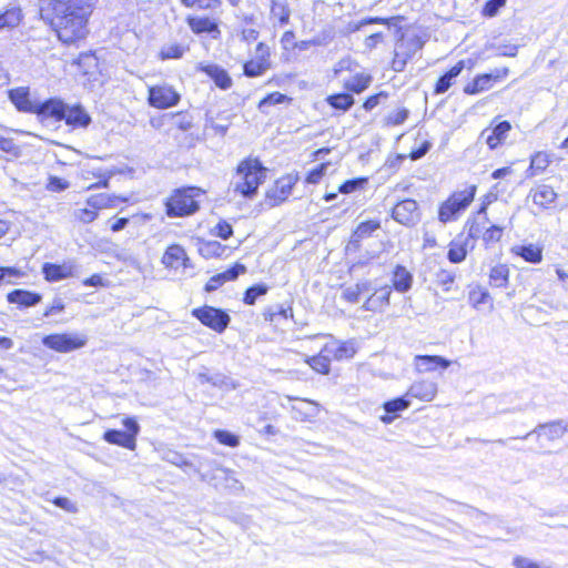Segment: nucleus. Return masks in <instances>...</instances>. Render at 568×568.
<instances>
[{
	"label": "nucleus",
	"mask_w": 568,
	"mask_h": 568,
	"mask_svg": "<svg viewBox=\"0 0 568 568\" xmlns=\"http://www.w3.org/2000/svg\"><path fill=\"white\" fill-rule=\"evenodd\" d=\"M91 7L90 0H41L40 16L62 42L73 43L88 33Z\"/></svg>",
	"instance_id": "1"
},
{
	"label": "nucleus",
	"mask_w": 568,
	"mask_h": 568,
	"mask_svg": "<svg viewBox=\"0 0 568 568\" xmlns=\"http://www.w3.org/2000/svg\"><path fill=\"white\" fill-rule=\"evenodd\" d=\"M201 189L185 186L175 189L164 201L165 214L169 217H186L200 210Z\"/></svg>",
	"instance_id": "2"
},
{
	"label": "nucleus",
	"mask_w": 568,
	"mask_h": 568,
	"mask_svg": "<svg viewBox=\"0 0 568 568\" xmlns=\"http://www.w3.org/2000/svg\"><path fill=\"white\" fill-rule=\"evenodd\" d=\"M237 174L240 181L235 183L234 191L246 199L254 197L266 179V170L257 160L242 161L237 166Z\"/></svg>",
	"instance_id": "3"
},
{
	"label": "nucleus",
	"mask_w": 568,
	"mask_h": 568,
	"mask_svg": "<svg viewBox=\"0 0 568 568\" xmlns=\"http://www.w3.org/2000/svg\"><path fill=\"white\" fill-rule=\"evenodd\" d=\"M424 44L425 41L416 34L402 36L395 44L392 69L395 72H403L407 62L423 49Z\"/></svg>",
	"instance_id": "4"
},
{
	"label": "nucleus",
	"mask_w": 568,
	"mask_h": 568,
	"mask_svg": "<svg viewBox=\"0 0 568 568\" xmlns=\"http://www.w3.org/2000/svg\"><path fill=\"white\" fill-rule=\"evenodd\" d=\"M88 336L84 333H54L42 338V345L58 353H70L84 347Z\"/></svg>",
	"instance_id": "5"
},
{
	"label": "nucleus",
	"mask_w": 568,
	"mask_h": 568,
	"mask_svg": "<svg viewBox=\"0 0 568 568\" xmlns=\"http://www.w3.org/2000/svg\"><path fill=\"white\" fill-rule=\"evenodd\" d=\"M125 430L108 429L103 434V439L112 445L134 450L136 447V436L140 433V425L133 417H126L122 420Z\"/></svg>",
	"instance_id": "6"
},
{
	"label": "nucleus",
	"mask_w": 568,
	"mask_h": 568,
	"mask_svg": "<svg viewBox=\"0 0 568 568\" xmlns=\"http://www.w3.org/2000/svg\"><path fill=\"white\" fill-rule=\"evenodd\" d=\"M192 315L217 333H223L231 322L230 315L224 310L207 305L194 308Z\"/></svg>",
	"instance_id": "7"
},
{
	"label": "nucleus",
	"mask_w": 568,
	"mask_h": 568,
	"mask_svg": "<svg viewBox=\"0 0 568 568\" xmlns=\"http://www.w3.org/2000/svg\"><path fill=\"white\" fill-rule=\"evenodd\" d=\"M298 180V173H288L277 179L274 185L266 192V201L270 206H277L285 202L292 194V190Z\"/></svg>",
	"instance_id": "8"
},
{
	"label": "nucleus",
	"mask_w": 568,
	"mask_h": 568,
	"mask_svg": "<svg viewBox=\"0 0 568 568\" xmlns=\"http://www.w3.org/2000/svg\"><path fill=\"white\" fill-rule=\"evenodd\" d=\"M508 68L495 69L490 73L478 74L464 87V93L475 95L493 88L494 83L508 75Z\"/></svg>",
	"instance_id": "9"
},
{
	"label": "nucleus",
	"mask_w": 568,
	"mask_h": 568,
	"mask_svg": "<svg viewBox=\"0 0 568 568\" xmlns=\"http://www.w3.org/2000/svg\"><path fill=\"white\" fill-rule=\"evenodd\" d=\"M392 217L404 226H415L420 221V212L417 202L412 199L398 202L393 207Z\"/></svg>",
	"instance_id": "10"
},
{
	"label": "nucleus",
	"mask_w": 568,
	"mask_h": 568,
	"mask_svg": "<svg viewBox=\"0 0 568 568\" xmlns=\"http://www.w3.org/2000/svg\"><path fill=\"white\" fill-rule=\"evenodd\" d=\"M180 99V94L169 85H155L149 89V104L156 109L174 106Z\"/></svg>",
	"instance_id": "11"
},
{
	"label": "nucleus",
	"mask_w": 568,
	"mask_h": 568,
	"mask_svg": "<svg viewBox=\"0 0 568 568\" xmlns=\"http://www.w3.org/2000/svg\"><path fill=\"white\" fill-rule=\"evenodd\" d=\"M79 265L74 260L64 261L62 264L47 262L42 265V274L48 282H59L65 278L74 277Z\"/></svg>",
	"instance_id": "12"
},
{
	"label": "nucleus",
	"mask_w": 568,
	"mask_h": 568,
	"mask_svg": "<svg viewBox=\"0 0 568 568\" xmlns=\"http://www.w3.org/2000/svg\"><path fill=\"white\" fill-rule=\"evenodd\" d=\"M568 432V422L565 420H555L546 424H539L531 432L527 433L521 439H527L532 434H537L538 436L545 435L549 440L559 439L564 436L565 433Z\"/></svg>",
	"instance_id": "13"
},
{
	"label": "nucleus",
	"mask_w": 568,
	"mask_h": 568,
	"mask_svg": "<svg viewBox=\"0 0 568 568\" xmlns=\"http://www.w3.org/2000/svg\"><path fill=\"white\" fill-rule=\"evenodd\" d=\"M511 125L508 121L497 123L493 129H485L479 135V141H484L490 150H495L506 139Z\"/></svg>",
	"instance_id": "14"
},
{
	"label": "nucleus",
	"mask_w": 568,
	"mask_h": 568,
	"mask_svg": "<svg viewBox=\"0 0 568 568\" xmlns=\"http://www.w3.org/2000/svg\"><path fill=\"white\" fill-rule=\"evenodd\" d=\"M65 111L67 104L62 100L50 98L38 102L36 114L39 118H52L57 121H62L63 116H65Z\"/></svg>",
	"instance_id": "15"
},
{
	"label": "nucleus",
	"mask_w": 568,
	"mask_h": 568,
	"mask_svg": "<svg viewBox=\"0 0 568 568\" xmlns=\"http://www.w3.org/2000/svg\"><path fill=\"white\" fill-rule=\"evenodd\" d=\"M9 99L19 111L36 114L39 101L31 100L29 88L19 87L11 89L9 91Z\"/></svg>",
	"instance_id": "16"
},
{
	"label": "nucleus",
	"mask_w": 568,
	"mask_h": 568,
	"mask_svg": "<svg viewBox=\"0 0 568 568\" xmlns=\"http://www.w3.org/2000/svg\"><path fill=\"white\" fill-rule=\"evenodd\" d=\"M42 295L23 288H16L7 294V301L10 304H17L20 310L38 305Z\"/></svg>",
	"instance_id": "17"
},
{
	"label": "nucleus",
	"mask_w": 568,
	"mask_h": 568,
	"mask_svg": "<svg viewBox=\"0 0 568 568\" xmlns=\"http://www.w3.org/2000/svg\"><path fill=\"white\" fill-rule=\"evenodd\" d=\"M186 22L195 34L207 33L216 39L221 33L219 23L209 17H187Z\"/></svg>",
	"instance_id": "18"
},
{
	"label": "nucleus",
	"mask_w": 568,
	"mask_h": 568,
	"mask_svg": "<svg viewBox=\"0 0 568 568\" xmlns=\"http://www.w3.org/2000/svg\"><path fill=\"white\" fill-rule=\"evenodd\" d=\"M232 115L227 112H220L213 116L211 112L205 113L204 130H212L215 135L225 136L232 123Z\"/></svg>",
	"instance_id": "19"
},
{
	"label": "nucleus",
	"mask_w": 568,
	"mask_h": 568,
	"mask_svg": "<svg viewBox=\"0 0 568 568\" xmlns=\"http://www.w3.org/2000/svg\"><path fill=\"white\" fill-rule=\"evenodd\" d=\"M62 120L73 128H87L91 123V116L80 104L73 106L67 104L65 116Z\"/></svg>",
	"instance_id": "20"
},
{
	"label": "nucleus",
	"mask_w": 568,
	"mask_h": 568,
	"mask_svg": "<svg viewBox=\"0 0 568 568\" xmlns=\"http://www.w3.org/2000/svg\"><path fill=\"white\" fill-rule=\"evenodd\" d=\"M450 365V362L445 357L437 355H416L415 367L417 372L425 373L435 371L437 367L446 369Z\"/></svg>",
	"instance_id": "21"
},
{
	"label": "nucleus",
	"mask_w": 568,
	"mask_h": 568,
	"mask_svg": "<svg viewBox=\"0 0 568 568\" xmlns=\"http://www.w3.org/2000/svg\"><path fill=\"white\" fill-rule=\"evenodd\" d=\"M201 71L210 77L215 85L222 90H227L232 87V79L227 71L217 64L202 65Z\"/></svg>",
	"instance_id": "22"
},
{
	"label": "nucleus",
	"mask_w": 568,
	"mask_h": 568,
	"mask_svg": "<svg viewBox=\"0 0 568 568\" xmlns=\"http://www.w3.org/2000/svg\"><path fill=\"white\" fill-rule=\"evenodd\" d=\"M465 68V61H458L453 68L439 77L435 84L434 93L443 94L449 90L456 78L463 72Z\"/></svg>",
	"instance_id": "23"
},
{
	"label": "nucleus",
	"mask_w": 568,
	"mask_h": 568,
	"mask_svg": "<svg viewBox=\"0 0 568 568\" xmlns=\"http://www.w3.org/2000/svg\"><path fill=\"white\" fill-rule=\"evenodd\" d=\"M189 261L186 256L185 250L178 244L171 245L166 248L162 263L166 267L179 268L180 266H186V262Z\"/></svg>",
	"instance_id": "24"
},
{
	"label": "nucleus",
	"mask_w": 568,
	"mask_h": 568,
	"mask_svg": "<svg viewBox=\"0 0 568 568\" xmlns=\"http://www.w3.org/2000/svg\"><path fill=\"white\" fill-rule=\"evenodd\" d=\"M557 193L549 185H538L536 189H531L529 197L532 202L542 207L548 209L557 200Z\"/></svg>",
	"instance_id": "25"
},
{
	"label": "nucleus",
	"mask_w": 568,
	"mask_h": 568,
	"mask_svg": "<svg viewBox=\"0 0 568 568\" xmlns=\"http://www.w3.org/2000/svg\"><path fill=\"white\" fill-rule=\"evenodd\" d=\"M410 402L405 397H397L392 400L384 403L383 407L386 415L381 417V420L385 424H390L400 412L407 409Z\"/></svg>",
	"instance_id": "26"
},
{
	"label": "nucleus",
	"mask_w": 568,
	"mask_h": 568,
	"mask_svg": "<svg viewBox=\"0 0 568 568\" xmlns=\"http://www.w3.org/2000/svg\"><path fill=\"white\" fill-rule=\"evenodd\" d=\"M126 197L110 195L106 193L93 194L89 196L85 201L87 205L95 211L114 207L119 202H126Z\"/></svg>",
	"instance_id": "27"
},
{
	"label": "nucleus",
	"mask_w": 568,
	"mask_h": 568,
	"mask_svg": "<svg viewBox=\"0 0 568 568\" xmlns=\"http://www.w3.org/2000/svg\"><path fill=\"white\" fill-rule=\"evenodd\" d=\"M392 283L395 291L406 293L412 288L413 274L403 265H396L393 271Z\"/></svg>",
	"instance_id": "28"
},
{
	"label": "nucleus",
	"mask_w": 568,
	"mask_h": 568,
	"mask_svg": "<svg viewBox=\"0 0 568 568\" xmlns=\"http://www.w3.org/2000/svg\"><path fill=\"white\" fill-rule=\"evenodd\" d=\"M437 393V385L434 382L430 381H420L414 383L408 392L407 395L419 398L422 400L429 402L432 400Z\"/></svg>",
	"instance_id": "29"
},
{
	"label": "nucleus",
	"mask_w": 568,
	"mask_h": 568,
	"mask_svg": "<svg viewBox=\"0 0 568 568\" xmlns=\"http://www.w3.org/2000/svg\"><path fill=\"white\" fill-rule=\"evenodd\" d=\"M476 190V185H470L463 191L453 193L448 200L459 212H463L473 202Z\"/></svg>",
	"instance_id": "30"
},
{
	"label": "nucleus",
	"mask_w": 568,
	"mask_h": 568,
	"mask_svg": "<svg viewBox=\"0 0 568 568\" xmlns=\"http://www.w3.org/2000/svg\"><path fill=\"white\" fill-rule=\"evenodd\" d=\"M511 252L532 264L539 263L542 260V250L534 244L515 245L511 247Z\"/></svg>",
	"instance_id": "31"
},
{
	"label": "nucleus",
	"mask_w": 568,
	"mask_h": 568,
	"mask_svg": "<svg viewBox=\"0 0 568 568\" xmlns=\"http://www.w3.org/2000/svg\"><path fill=\"white\" fill-rule=\"evenodd\" d=\"M372 82L368 74L357 73L344 81V88L352 93L359 94L365 91Z\"/></svg>",
	"instance_id": "32"
},
{
	"label": "nucleus",
	"mask_w": 568,
	"mask_h": 568,
	"mask_svg": "<svg viewBox=\"0 0 568 568\" xmlns=\"http://www.w3.org/2000/svg\"><path fill=\"white\" fill-rule=\"evenodd\" d=\"M467 239H456L452 241L447 252V258L449 260V262L455 264L463 262L467 256Z\"/></svg>",
	"instance_id": "33"
},
{
	"label": "nucleus",
	"mask_w": 568,
	"mask_h": 568,
	"mask_svg": "<svg viewBox=\"0 0 568 568\" xmlns=\"http://www.w3.org/2000/svg\"><path fill=\"white\" fill-rule=\"evenodd\" d=\"M326 101L333 109L343 112L348 111L355 103L353 95L348 92L328 95Z\"/></svg>",
	"instance_id": "34"
},
{
	"label": "nucleus",
	"mask_w": 568,
	"mask_h": 568,
	"mask_svg": "<svg viewBox=\"0 0 568 568\" xmlns=\"http://www.w3.org/2000/svg\"><path fill=\"white\" fill-rule=\"evenodd\" d=\"M324 352L332 354L335 359L342 361L352 358L356 351L354 348L353 343L343 342L335 346H325Z\"/></svg>",
	"instance_id": "35"
},
{
	"label": "nucleus",
	"mask_w": 568,
	"mask_h": 568,
	"mask_svg": "<svg viewBox=\"0 0 568 568\" xmlns=\"http://www.w3.org/2000/svg\"><path fill=\"white\" fill-rule=\"evenodd\" d=\"M509 268L505 264H498L491 267L489 273V283L495 287H504L508 283Z\"/></svg>",
	"instance_id": "36"
},
{
	"label": "nucleus",
	"mask_w": 568,
	"mask_h": 568,
	"mask_svg": "<svg viewBox=\"0 0 568 568\" xmlns=\"http://www.w3.org/2000/svg\"><path fill=\"white\" fill-rule=\"evenodd\" d=\"M550 160L547 153L537 152L531 156L530 165L526 172L527 176H534L536 173L544 172L549 165Z\"/></svg>",
	"instance_id": "37"
},
{
	"label": "nucleus",
	"mask_w": 568,
	"mask_h": 568,
	"mask_svg": "<svg viewBox=\"0 0 568 568\" xmlns=\"http://www.w3.org/2000/svg\"><path fill=\"white\" fill-rule=\"evenodd\" d=\"M226 246L217 241H205L200 244L199 252L205 258L220 257L225 252Z\"/></svg>",
	"instance_id": "38"
},
{
	"label": "nucleus",
	"mask_w": 568,
	"mask_h": 568,
	"mask_svg": "<svg viewBox=\"0 0 568 568\" xmlns=\"http://www.w3.org/2000/svg\"><path fill=\"white\" fill-rule=\"evenodd\" d=\"M268 286L264 283L254 284L247 287L244 292L243 302L246 305H254L258 297L267 294Z\"/></svg>",
	"instance_id": "39"
},
{
	"label": "nucleus",
	"mask_w": 568,
	"mask_h": 568,
	"mask_svg": "<svg viewBox=\"0 0 568 568\" xmlns=\"http://www.w3.org/2000/svg\"><path fill=\"white\" fill-rule=\"evenodd\" d=\"M186 50L187 47L180 43H168L161 48L159 58L161 60L181 59Z\"/></svg>",
	"instance_id": "40"
},
{
	"label": "nucleus",
	"mask_w": 568,
	"mask_h": 568,
	"mask_svg": "<svg viewBox=\"0 0 568 568\" xmlns=\"http://www.w3.org/2000/svg\"><path fill=\"white\" fill-rule=\"evenodd\" d=\"M306 363L317 373L326 375L331 369V359L327 355L320 353L316 356L307 357Z\"/></svg>",
	"instance_id": "41"
},
{
	"label": "nucleus",
	"mask_w": 568,
	"mask_h": 568,
	"mask_svg": "<svg viewBox=\"0 0 568 568\" xmlns=\"http://www.w3.org/2000/svg\"><path fill=\"white\" fill-rule=\"evenodd\" d=\"M21 20V11L17 8L7 9L6 11L0 10V29L1 28H13L19 24Z\"/></svg>",
	"instance_id": "42"
},
{
	"label": "nucleus",
	"mask_w": 568,
	"mask_h": 568,
	"mask_svg": "<svg viewBox=\"0 0 568 568\" xmlns=\"http://www.w3.org/2000/svg\"><path fill=\"white\" fill-rule=\"evenodd\" d=\"M397 18H395V17L394 18L367 17V18L362 19L358 22H351L348 24V30L351 32H356V31H359L363 27L373 24V23L386 24L389 27L392 24V21H394Z\"/></svg>",
	"instance_id": "43"
},
{
	"label": "nucleus",
	"mask_w": 568,
	"mask_h": 568,
	"mask_svg": "<svg viewBox=\"0 0 568 568\" xmlns=\"http://www.w3.org/2000/svg\"><path fill=\"white\" fill-rule=\"evenodd\" d=\"M267 69V63L264 59L250 60L244 63L243 71L248 78L262 75Z\"/></svg>",
	"instance_id": "44"
},
{
	"label": "nucleus",
	"mask_w": 568,
	"mask_h": 568,
	"mask_svg": "<svg viewBox=\"0 0 568 568\" xmlns=\"http://www.w3.org/2000/svg\"><path fill=\"white\" fill-rule=\"evenodd\" d=\"M271 14L281 26H285L290 21L291 11L286 3L272 0Z\"/></svg>",
	"instance_id": "45"
},
{
	"label": "nucleus",
	"mask_w": 568,
	"mask_h": 568,
	"mask_svg": "<svg viewBox=\"0 0 568 568\" xmlns=\"http://www.w3.org/2000/svg\"><path fill=\"white\" fill-rule=\"evenodd\" d=\"M381 227L379 221L369 220L362 222L357 225L353 234H355L356 237L364 240L372 236V234Z\"/></svg>",
	"instance_id": "46"
},
{
	"label": "nucleus",
	"mask_w": 568,
	"mask_h": 568,
	"mask_svg": "<svg viewBox=\"0 0 568 568\" xmlns=\"http://www.w3.org/2000/svg\"><path fill=\"white\" fill-rule=\"evenodd\" d=\"M459 213L460 212L449 202V200H447L439 207L438 219L440 222L447 223L455 221Z\"/></svg>",
	"instance_id": "47"
},
{
	"label": "nucleus",
	"mask_w": 568,
	"mask_h": 568,
	"mask_svg": "<svg viewBox=\"0 0 568 568\" xmlns=\"http://www.w3.org/2000/svg\"><path fill=\"white\" fill-rule=\"evenodd\" d=\"M455 282V274L450 271L439 268L435 273V283L442 286L445 292L450 291L452 284Z\"/></svg>",
	"instance_id": "48"
},
{
	"label": "nucleus",
	"mask_w": 568,
	"mask_h": 568,
	"mask_svg": "<svg viewBox=\"0 0 568 568\" xmlns=\"http://www.w3.org/2000/svg\"><path fill=\"white\" fill-rule=\"evenodd\" d=\"M214 438L222 445L229 446V447H236L240 445V438L237 435L224 430V429H217L214 432Z\"/></svg>",
	"instance_id": "49"
},
{
	"label": "nucleus",
	"mask_w": 568,
	"mask_h": 568,
	"mask_svg": "<svg viewBox=\"0 0 568 568\" xmlns=\"http://www.w3.org/2000/svg\"><path fill=\"white\" fill-rule=\"evenodd\" d=\"M288 100L291 99L286 94H283L281 92H272L260 101L258 109L262 112H265L266 106L281 104Z\"/></svg>",
	"instance_id": "50"
},
{
	"label": "nucleus",
	"mask_w": 568,
	"mask_h": 568,
	"mask_svg": "<svg viewBox=\"0 0 568 568\" xmlns=\"http://www.w3.org/2000/svg\"><path fill=\"white\" fill-rule=\"evenodd\" d=\"M211 385L220 388L236 389L239 384L222 373H214L211 375Z\"/></svg>",
	"instance_id": "51"
},
{
	"label": "nucleus",
	"mask_w": 568,
	"mask_h": 568,
	"mask_svg": "<svg viewBox=\"0 0 568 568\" xmlns=\"http://www.w3.org/2000/svg\"><path fill=\"white\" fill-rule=\"evenodd\" d=\"M173 124L181 131H187L193 125V116L187 112H176L172 114Z\"/></svg>",
	"instance_id": "52"
},
{
	"label": "nucleus",
	"mask_w": 568,
	"mask_h": 568,
	"mask_svg": "<svg viewBox=\"0 0 568 568\" xmlns=\"http://www.w3.org/2000/svg\"><path fill=\"white\" fill-rule=\"evenodd\" d=\"M366 182H367V179H365V178H355V179L347 180L339 185L338 192H341L343 194H349V193L363 187V185Z\"/></svg>",
	"instance_id": "53"
},
{
	"label": "nucleus",
	"mask_w": 568,
	"mask_h": 568,
	"mask_svg": "<svg viewBox=\"0 0 568 568\" xmlns=\"http://www.w3.org/2000/svg\"><path fill=\"white\" fill-rule=\"evenodd\" d=\"M165 459L168 462H170L171 464L176 465L179 467L190 468V469H193L194 471H199V469L196 467H194V465L192 463H190L183 455H181L176 452H169L166 454Z\"/></svg>",
	"instance_id": "54"
},
{
	"label": "nucleus",
	"mask_w": 568,
	"mask_h": 568,
	"mask_svg": "<svg viewBox=\"0 0 568 568\" xmlns=\"http://www.w3.org/2000/svg\"><path fill=\"white\" fill-rule=\"evenodd\" d=\"M329 163H321L315 169L311 170L306 175L305 182L308 184H317L325 175Z\"/></svg>",
	"instance_id": "55"
},
{
	"label": "nucleus",
	"mask_w": 568,
	"mask_h": 568,
	"mask_svg": "<svg viewBox=\"0 0 568 568\" xmlns=\"http://www.w3.org/2000/svg\"><path fill=\"white\" fill-rule=\"evenodd\" d=\"M303 404L305 405H311L313 406L311 409H306L304 410L302 407L300 406H293L292 407V410L297 413L302 419H306V418H310V417H315L318 413V404L313 402V400H307V399H302L301 400Z\"/></svg>",
	"instance_id": "56"
},
{
	"label": "nucleus",
	"mask_w": 568,
	"mask_h": 568,
	"mask_svg": "<svg viewBox=\"0 0 568 568\" xmlns=\"http://www.w3.org/2000/svg\"><path fill=\"white\" fill-rule=\"evenodd\" d=\"M409 111L406 108L390 112L386 118V123L390 125H400L408 118Z\"/></svg>",
	"instance_id": "57"
},
{
	"label": "nucleus",
	"mask_w": 568,
	"mask_h": 568,
	"mask_svg": "<svg viewBox=\"0 0 568 568\" xmlns=\"http://www.w3.org/2000/svg\"><path fill=\"white\" fill-rule=\"evenodd\" d=\"M0 150L12 156L20 154V148L16 144L14 140L2 135H0Z\"/></svg>",
	"instance_id": "58"
},
{
	"label": "nucleus",
	"mask_w": 568,
	"mask_h": 568,
	"mask_svg": "<svg viewBox=\"0 0 568 568\" xmlns=\"http://www.w3.org/2000/svg\"><path fill=\"white\" fill-rule=\"evenodd\" d=\"M69 182L62 178L51 175L48 179V183L45 185L48 191L51 192H62L69 187Z\"/></svg>",
	"instance_id": "59"
},
{
	"label": "nucleus",
	"mask_w": 568,
	"mask_h": 568,
	"mask_svg": "<svg viewBox=\"0 0 568 568\" xmlns=\"http://www.w3.org/2000/svg\"><path fill=\"white\" fill-rule=\"evenodd\" d=\"M246 266L241 263H235L232 267L222 272L223 278L225 282L235 281L241 274L246 273Z\"/></svg>",
	"instance_id": "60"
},
{
	"label": "nucleus",
	"mask_w": 568,
	"mask_h": 568,
	"mask_svg": "<svg viewBox=\"0 0 568 568\" xmlns=\"http://www.w3.org/2000/svg\"><path fill=\"white\" fill-rule=\"evenodd\" d=\"M506 4V0H488L484 8H483V14L488 18L495 17L499 9L503 8Z\"/></svg>",
	"instance_id": "61"
},
{
	"label": "nucleus",
	"mask_w": 568,
	"mask_h": 568,
	"mask_svg": "<svg viewBox=\"0 0 568 568\" xmlns=\"http://www.w3.org/2000/svg\"><path fill=\"white\" fill-rule=\"evenodd\" d=\"M73 214L75 219L85 224L93 222L98 217V211L91 207L75 210Z\"/></svg>",
	"instance_id": "62"
},
{
	"label": "nucleus",
	"mask_w": 568,
	"mask_h": 568,
	"mask_svg": "<svg viewBox=\"0 0 568 568\" xmlns=\"http://www.w3.org/2000/svg\"><path fill=\"white\" fill-rule=\"evenodd\" d=\"M342 297L348 303L356 304L359 302V291L356 284L345 287L342 292Z\"/></svg>",
	"instance_id": "63"
},
{
	"label": "nucleus",
	"mask_w": 568,
	"mask_h": 568,
	"mask_svg": "<svg viewBox=\"0 0 568 568\" xmlns=\"http://www.w3.org/2000/svg\"><path fill=\"white\" fill-rule=\"evenodd\" d=\"M215 235L222 240H229L233 235V227L226 221H221L214 227Z\"/></svg>",
	"instance_id": "64"
}]
</instances>
